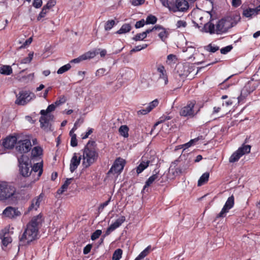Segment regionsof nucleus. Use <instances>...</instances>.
Instances as JSON below:
<instances>
[{"mask_svg": "<svg viewBox=\"0 0 260 260\" xmlns=\"http://www.w3.org/2000/svg\"><path fill=\"white\" fill-rule=\"evenodd\" d=\"M20 174L25 177L30 176L31 182H34L39 179L43 172V164L37 163L32 167L31 161L25 155L18 156Z\"/></svg>", "mask_w": 260, "mask_h": 260, "instance_id": "f257e3e1", "label": "nucleus"}, {"mask_svg": "<svg viewBox=\"0 0 260 260\" xmlns=\"http://www.w3.org/2000/svg\"><path fill=\"white\" fill-rule=\"evenodd\" d=\"M42 222V216L39 214L34 216L29 222L26 228L20 238L19 246L25 245L37 239L39 226Z\"/></svg>", "mask_w": 260, "mask_h": 260, "instance_id": "f03ea898", "label": "nucleus"}, {"mask_svg": "<svg viewBox=\"0 0 260 260\" xmlns=\"http://www.w3.org/2000/svg\"><path fill=\"white\" fill-rule=\"evenodd\" d=\"M95 142L89 141L85 147L83 153V165L87 168L96 160L98 154L94 148Z\"/></svg>", "mask_w": 260, "mask_h": 260, "instance_id": "7ed1b4c3", "label": "nucleus"}, {"mask_svg": "<svg viewBox=\"0 0 260 260\" xmlns=\"http://www.w3.org/2000/svg\"><path fill=\"white\" fill-rule=\"evenodd\" d=\"M16 145V149L17 152V156L23 155L22 153L28 152L31 147L30 139L28 137L21 138L18 137V140Z\"/></svg>", "mask_w": 260, "mask_h": 260, "instance_id": "20e7f679", "label": "nucleus"}, {"mask_svg": "<svg viewBox=\"0 0 260 260\" xmlns=\"http://www.w3.org/2000/svg\"><path fill=\"white\" fill-rule=\"evenodd\" d=\"M258 84L259 82L258 81L254 80L249 81L241 90L240 96L237 94L235 96L233 97V99H238L239 101L243 100L246 96L253 91L258 86Z\"/></svg>", "mask_w": 260, "mask_h": 260, "instance_id": "39448f33", "label": "nucleus"}, {"mask_svg": "<svg viewBox=\"0 0 260 260\" xmlns=\"http://www.w3.org/2000/svg\"><path fill=\"white\" fill-rule=\"evenodd\" d=\"M236 23L233 22L231 18L221 19L216 24V30L217 34H221L226 32L229 29L236 25Z\"/></svg>", "mask_w": 260, "mask_h": 260, "instance_id": "423d86ee", "label": "nucleus"}, {"mask_svg": "<svg viewBox=\"0 0 260 260\" xmlns=\"http://www.w3.org/2000/svg\"><path fill=\"white\" fill-rule=\"evenodd\" d=\"M17 96L15 104L19 105H24L35 98V94L29 91H21Z\"/></svg>", "mask_w": 260, "mask_h": 260, "instance_id": "0eeeda50", "label": "nucleus"}, {"mask_svg": "<svg viewBox=\"0 0 260 260\" xmlns=\"http://www.w3.org/2000/svg\"><path fill=\"white\" fill-rule=\"evenodd\" d=\"M15 188L11 185L7 184L0 185V200H6L14 195L15 192Z\"/></svg>", "mask_w": 260, "mask_h": 260, "instance_id": "6e6552de", "label": "nucleus"}, {"mask_svg": "<svg viewBox=\"0 0 260 260\" xmlns=\"http://www.w3.org/2000/svg\"><path fill=\"white\" fill-rule=\"evenodd\" d=\"M234 203L235 198L233 195H232L228 199L221 211L216 215V218L225 217L226 214L228 213L229 210L234 206Z\"/></svg>", "mask_w": 260, "mask_h": 260, "instance_id": "1a4fd4ad", "label": "nucleus"}, {"mask_svg": "<svg viewBox=\"0 0 260 260\" xmlns=\"http://www.w3.org/2000/svg\"><path fill=\"white\" fill-rule=\"evenodd\" d=\"M53 118L54 116L52 114L42 115L40 118L41 128L47 132L52 131L51 122L53 121Z\"/></svg>", "mask_w": 260, "mask_h": 260, "instance_id": "9d476101", "label": "nucleus"}, {"mask_svg": "<svg viewBox=\"0 0 260 260\" xmlns=\"http://www.w3.org/2000/svg\"><path fill=\"white\" fill-rule=\"evenodd\" d=\"M125 164V161L124 159L121 158L116 159L111 168L108 171V174L120 173L123 169Z\"/></svg>", "mask_w": 260, "mask_h": 260, "instance_id": "9b49d317", "label": "nucleus"}, {"mask_svg": "<svg viewBox=\"0 0 260 260\" xmlns=\"http://www.w3.org/2000/svg\"><path fill=\"white\" fill-rule=\"evenodd\" d=\"M168 5L169 4H168ZM167 7L174 12H176L177 11L184 12L188 9L189 5L186 0H176L175 7L171 8L169 5V7Z\"/></svg>", "mask_w": 260, "mask_h": 260, "instance_id": "f8f14e48", "label": "nucleus"}, {"mask_svg": "<svg viewBox=\"0 0 260 260\" xmlns=\"http://www.w3.org/2000/svg\"><path fill=\"white\" fill-rule=\"evenodd\" d=\"M125 220V217L121 216L112 223L106 230L104 237L109 235L112 232L119 227Z\"/></svg>", "mask_w": 260, "mask_h": 260, "instance_id": "ddd939ff", "label": "nucleus"}, {"mask_svg": "<svg viewBox=\"0 0 260 260\" xmlns=\"http://www.w3.org/2000/svg\"><path fill=\"white\" fill-rule=\"evenodd\" d=\"M194 106V103L193 102H190L181 109L180 112V115L183 116H193V108Z\"/></svg>", "mask_w": 260, "mask_h": 260, "instance_id": "4468645a", "label": "nucleus"}, {"mask_svg": "<svg viewBox=\"0 0 260 260\" xmlns=\"http://www.w3.org/2000/svg\"><path fill=\"white\" fill-rule=\"evenodd\" d=\"M18 137L11 136L5 139L3 142V146L5 149H10L14 147V144L16 145Z\"/></svg>", "mask_w": 260, "mask_h": 260, "instance_id": "2eb2a0df", "label": "nucleus"}, {"mask_svg": "<svg viewBox=\"0 0 260 260\" xmlns=\"http://www.w3.org/2000/svg\"><path fill=\"white\" fill-rule=\"evenodd\" d=\"M3 214L7 217L12 218L20 215V212L15 208L8 207L3 211Z\"/></svg>", "mask_w": 260, "mask_h": 260, "instance_id": "dca6fc26", "label": "nucleus"}, {"mask_svg": "<svg viewBox=\"0 0 260 260\" xmlns=\"http://www.w3.org/2000/svg\"><path fill=\"white\" fill-rule=\"evenodd\" d=\"M203 31L206 32H209L210 34L216 33L215 25L211 22V20L210 19L208 21L204 22Z\"/></svg>", "mask_w": 260, "mask_h": 260, "instance_id": "f3484780", "label": "nucleus"}, {"mask_svg": "<svg viewBox=\"0 0 260 260\" xmlns=\"http://www.w3.org/2000/svg\"><path fill=\"white\" fill-rule=\"evenodd\" d=\"M41 202V199L40 196L37 197L31 201V203L30 206L28 208L27 211L25 213V214H27L29 212L32 210H37V209L39 207L40 203Z\"/></svg>", "mask_w": 260, "mask_h": 260, "instance_id": "a211bd4d", "label": "nucleus"}, {"mask_svg": "<svg viewBox=\"0 0 260 260\" xmlns=\"http://www.w3.org/2000/svg\"><path fill=\"white\" fill-rule=\"evenodd\" d=\"M172 166H171L170 169V171L172 173V174L175 176H178L181 175L182 173H183L185 170L188 167V165L187 164H184L182 166H179L176 168L175 170L172 168Z\"/></svg>", "mask_w": 260, "mask_h": 260, "instance_id": "6ab92c4d", "label": "nucleus"}, {"mask_svg": "<svg viewBox=\"0 0 260 260\" xmlns=\"http://www.w3.org/2000/svg\"><path fill=\"white\" fill-rule=\"evenodd\" d=\"M80 160L81 156L78 157L76 153H75L71 161L70 171L71 172H73L77 169L80 164Z\"/></svg>", "mask_w": 260, "mask_h": 260, "instance_id": "aec40b11", "label": "nucleus"}, {"mask_svg": "<svg viewBox=\"0 0 260 260\" xmlns=\"http://www.w3.org/2000/svg\"><path fill=\"white\" fill-rule=\"evenodd\" d=\"M260 11V5L256 8L247 9L243 11V14L246 17H250L253 15H256Z\"/></svg>", "mask_w": 260, "mask_h": 260, "instance_id": "412c9836", "label": "nucleus"}, {"mask_svg": "<svg viewBox=\"0 0 260 260\" xmlns=\"http://www.w3.org/2000/svg\"><path fill=\"white\" fill-rule=\"evenodd\" d=\"M159 179V174L157 172L155 174L150 176L146 182L145 185L143 189L145 190L147 187L149 186L152 184L155 180Z\"/></svg>", "mask_w": 260, "mask_h": 260, "instance_id": "4be33fe9", "label": "nucleus"}, {"mask_svg": "<svg viewBox=\"0 0 260 260\" xmlns=\"http://www.w3.org/2000/svg\"><path fill=\"white\" fill-rule=\"evenodd\" d=\"M132 29V26L130 24H123L119 30H117L116 33L117 34H122L128 32Z\"/></svg>", "mask_w": 260, "mask_h": 260, "instance_id": "5701e85b", "label": "nucleus"}, {"mask_svg": "<svg viewBox=\"0 0 260 260\" xmlns=\"http://www.w3.org/2000/svg\"><path fill=\"white\" fill-rule=\"evenodd\" d=\"M251 146L249 145H243L241 147H240L237 151L240 153L241 156L244 154L249 153L250 152Z\"/></svg>", "mask_w": 260, "mask_h": 260, "instance_id": "b1692460", "label": "nucleus"}, {"mask_svg": "<svg viewBox=\"0 0 260 260\" xmlns=\"http://www.w3.org/2000/svg\"><path fill=\"white\" fill-rule=\"evenodd\" d=\"M150 161L143 160L137 168V173L139 174L145 169L149 165Z\"/></svg>", "mask_w": 260, "mask_h": 260, "instance_id": "393cba45", "label": "nucleus"}, {"mask_svg": "<svg viewBox=\"0 0 260 260\" xmlns=\"http://www.w3.org/2000/svg\"><path fill=\"white\" fill-rule=\"evenodd\" d=\"M12 73V69L10 66H3L0 68V73L9 75Z\"/></svg>", "mask_w": 260, "mask_h": 260, "instance_id": "a878e982", "label": "nucleus"}, {"mask_svg": "<svg viewBox=\"0 0 260 260\" xmlns=\"http://www.w3.org/2000/svg\"><path fill=\"white\" fill-rule=\"evenodd\" d=\"M211 15L210 13L208 12L205 13L202 16L199 18V24L201 25L204 24L205 21H208L209 19H211Z\"/></svg>", "mask_w": 260, "mask_h": 260, "instance_id": "bb28decb", "label": "nucleus"}, {"mask_svg": "<svg viewBox=\"0 0 260 260\" xmlns=\"http://www.w3.org/2000/svg\"><path fill=\"white\" fill-rule=\"evenodd\" d=\"M209 177V173L206 172V173H205L204 174H203L198 181V186H201L203 184L207 182L208 180Z\"/></svg>", "mask_w": 260, "mask_h": 260, "instance_id": "cd10ccee", "label": "nucleus"}, {"mask_svg": "<svg viewBox=\"0 0 260 260\" xmlns=\"http://www.w3.org/2000/svg\"><path fill=\"white\" fill-rule=\"evenodd\" d=\"M56 106H56L54 103L52 104L48 107L46 110H42L40 112V113L43 116L48 115L49 114V113L52 112L55 110Z\"/></svg>", "mask_w": 260, "mask_h": 260, "instance_id": "c85d7f7f", "label": "nucleus"}, {"mask_svg": "<svg viewBox=\"0 0 260 260\" xmlns=\"http://www.w3.org/2000/svg\"><path fill=\"white\" fill-rule=\"evenodd\" d=\"M158 82L160 84L165 85L168 82V77L166 75V72L162 74H159Z\"/></svg>", "mask_w": 260, "mask_h": 260, "instance_id": "c756f323", "label": "nucleus"}, {"mask_svg": "<svg viewBox=\"0 0 260 260\" xmlns=\"http://www.w3.org/2000/svg\"><path fill=\"white\" fill-rule=\"evenodd\" d=\"M128 128L125 125H121L119 128V132L120 135L125 138H127L128 136Z\"/></svg>", "mask_w": 260, "mask_h": 260, "instance_id": "7c9ffc66", "label": "nucleus"}, {"mask_svg": "<svg viewBox=\"0 0 260 260\" xmlns=\"http://www.w3.org/2000/svg\"><path fill=\"white\" fill-rule=\"evenodd\" d=\"M99 52L97 51H88L82 55L84 60H86L93 58Z\"/></svg>", "mask_w": 260, "mask_h": 260, "instance_id": "2f4dec72", "label": "nucleus"}, {"mask_svg": "<svg viewBox=\"0 0 260 260\" xmlns=\"http://www.w3.org/2000/svg\"><path fill=\"white\" fill-rule=\"evenodd\" d=\"M150 248L151 246H148L135 258V260H140L147 256L150 252Z\"/></svg>", "mask_w": 260, "mask_h": 260, "instance_id": "473e14b6", "label": "nucleus"}, {"mask_svg": "<svg viewBox=\"0 0 260 260\" xmlns=\"http://www.w3.org/2000/svg\"><path fill=\"white\" fill-rule=\"evenodd\" d=\"M42 154V149L40 147H35L31 151L32 157H37Z\"/></svg>", "mask_w": 260, "mask_h": 260, "instance_id": "72a5a7b5", "label": "nucleus"}, {"mask_svg": "<svg viewBox=\"0 0 260 260\" xmlns=\"http://www.w3.org/2000/svg\"><path fill=\"white\" fill-rule=\"evenodd\" d=\"M241 156H242L241 155L240 153L237 150L231 155L229 159V161L230 162H236L238 161Z\"/></svg>", "mask_w": 260, "mask_h": 260, "instance_id": "f704fd0d", "label": "nucleus"}, {"mask_svg": "<svg viewBox=\"0 0 260 260\" xmlns=\"http://www.w3.org/2000/svg\"><path fill=\"white\" fill-rule=\"evenodd\" d=\"M2 239L3 245L6 247L8 245V244L11 243L12 242V239L9 236L8 234H5L3 236V238H2Z\"/></svg>", "mask_w": 260, "mask_h": 260, "instance_id": "c9c22d12", "label": "nucleus"}, {"mask_svg": "<svg viewBox=\"0 0 260 260\" xmlns=\"http://www.w3.org/2000/svg\"><path fill=\"white\" fill-rule=\"evenodd\" d=\"M73 131H74V128H72V129L70 132V135L71 136V145L73 147H76L77 146L78 143L76 134L72 135V132Z\"/></svg>", "mask_w": 260, "mask_h": 260, "instance_id": "e433bc0d", "label": "nucleus"}, {"mask_svg": "<svg viewBox=\"0 0 260 260\" xmlns=\"http://www.w3.org/2000/svg\"><path fill=\"white\" fill-rule=\"evenodd\" d=\"M122 251L120 249H117L115 251L113 254L112 259L113 260H119L121 257Z\"/></svg>", "mask_w": 260, "mask_h": 260, "instance_id": "4c0bfd02", "label": "nucleus"}, {"mask_svg": "<svg viewBox=\"0 0 260 260\" xmlns=\"http://www.w3.org/2000/svg\"><path fill=\"white\" fill-rule=\"evenodd\" d=\"M115 22L113 20L107 21L105 24V30H110L115 25Z\"/></svg>", "mask_w": 260, "mask_h": 260, "instance_id": "58836bf2", "label": "nucleus"}, {"mask_svg": "<svg viewBox=\"0 0 260 260\" xmlns=\"http://www.w3.org/2000/svg\"><path fill=\"white\" fill-rule=\"evenodd\" d=\"M71 68V65L69 63H68L67 64H66L64 66L61 67V68H60L58 70L57 73L58 74H62V73H64L65 72L68 71Z\"/></svg>", "mask_w": 260, "mask_h": 260, "instance_id": "ea45409f", "label": "nucleus"}, {"mask_svg": "<svg viewBox=\"0 0 260 260\" xmlns=\"http://www.w3.org/2000/svg\"><path fill=\"white\" fill-rule=\"evenodd\" d=\"M157 21V18L153 15L148 16L146 20V24H154Z\"/></svg>", "mask_w": 260, "mask_h": 260, "instance_id": "a19ab883", "label": "nucleus"}, {"mask_svg": "<svg viewBox=\"0 0 260 260\" xmlns=\"http://www.w3.org/2000/svg\"><path fill=\"white\" fill-rule=\"evenodd\" d=\"M146 38V35L143 32L142 33L137 34L133 38V40L138 41L140 40H143Z\"/></svg>", "mask_w": 260, "mask_h": 260, "instance_id": "79ce46f5", "label": "nucleus"}, {"mask_svg": "<svg viewBox=\"0 0 260 260\" xmlns=\"http://www.w3.org/2000/svg\"><path fill=\"white\" fill-rule=\"evenodd\" d=\"M33 55V52L29 53L28 54V56L22 59L20 63L24 64L29 63L32 59Z\"/></svg>", "mask_w": 260, "mask_h": 260, "instance_id": "37998d69", "label": "nucleus"}, {"mask_svg": "<svg viewBox=\"0 0 260 260\" xmlns=\"http://www.w3.org/2000/svg\"><path fill=\"white\" fill-rule=\"evenodd\" d=\"M158 35L162 41H164L167 38L168 32L166 29L164 28V29H162V30L159 31Z\"/></svg>", "mask_w": 260, "mask_h": 260, "instance_id": "c03bdc74", "label": "nucleus"}, {"mask_svg": "<svg viewBox=\"0 0 260 260\" xmlns=\"http://www.w3.org/2000/svg\"><path fill=\"white\" fill-rule=\"evenodd\" d=\"M148 45L146 44H143L142 45H139L135 47L133 49L131 50V52H134L140 51L143 49L146 48L147 47Z\"/></svg>", "mask_w": 260, "mask_h": 260, "instance_id": "a18cd8bd", "label": "nucleus"}, {"mask_svg": "<svg viewBox=\"0 0 260 260\" xmlns=\"http://www.w3.org/2000/svg\"><path fill=\"white\" fill-rule=\"evenodd\" d=\"M158 104V101L157 99H155L149 104V106L147 108L149 111L150 112L154 107L157 106Z\"/></svg>", "mask_w": 260, "mask_h": 260, "instance_id": "49530a36", "label": "nucleus"}, {"mask_svg": "<svg viewBox=\"0 0 260 260\" xmlns=\"http://www.w3.org/2000/svg\"><path fill=\"white\" fill-rule=\"evenodd\" d=\"M67 101L66 98L64 95H62L60 97H59V100H57L54 104L56 106H58L60 105H61L63 103H64Z\"/></svg>", "mask_w": 260, "mask_h": 260, "instance_id": "de8ad7c7", "label": "nucleus"}, {"mask_svg": "<svg viewBox=\"0 0 260 260\" xmlns=\"http://www.w3.org/2000/svg\"><path fill=\"white\" fill-rule=\"evenodd\" d=\"M102 231L100 230H96L91 235V239L92 240H95L98 239L99 236L102 234Z\"/></svg>", "mask_w": 260, "mask_h": 260, "instance_id": "09e8293b", "label": "nucleus"}, {"mask_svg": "<svg viewBox=\"0 0 260 260\" xmlns=\"http://www.w3.org/2000/svg\"><path fill=\"white\" fill-rule=\"evenodd\" d=\"M56 4L55 0H50L48 2L47 4L44 6L45 9L48 10L53 7Z\"/></svg>", "mask_w": 260, "mask_h": 260, "instance_id": "8fccbe9b", "label": "nucleus"}, {"mask_svg": "<svg viewBox=\"0 0 260 260\" xmlns=\"http://www.w3.org/2000/svg\"><path fill=\"white\" fill-rule=\"evenodd\" d=\"M237 94H238V95L240 96V95H239V90H237L236 91H235L234 92L230 93V94H229V96L230 97V99L233 100V101H236L237 100H238V103H240V102L241 101H242V100H240V101H239L238 99H234L233 98V97L235 96Z\"/></svg>", "mask_w": 260, "mask_h": 260, "instance_id": "3c124183", "label": "nucleus"}, {"mask_svg": "<svg viewBox=\"0 0 260 260\" xmlns=\"http://www.w3.org/2000/svg\"><path fill=\"white\" fill-rule=\"evenodd\" d=\"M233 48L232 46H228L225 47H224L220 50V52L222 54H225L228 52H230L232 49Z\"/></svg>", "mask_w": 260, "mask_h": 260, "instance_id": "603ef678", "label": "nucleus"}, {"mask_svg": "<svg viewBox=\"0 0 260 260\" xmlns=\"http://www.w3.org/2000/svg\"><path fill=\"white\" fill-rule=\"evenodd\" d=\"M108 72L105 69H100L97 70L96 72V76H102L107 74Z\"/></svg>", "mask_w": 260, "mask_h": 260, "instance_id": "864d4df0", "label": "nucleus"}, {"mask_svg": "<svg viewBox=\"0 0 260 260\" xmlns=\"http://www.w3.org/2000/svg\"><path fill=\"white\" fill-rule=\"evenodd\" d=\"M198 140V138L192 139L189 142L185 144L183 146L184 147H185V148H188L190 147L192 145H193L195 142H197Z\"/></svg>", "mask_w": 260, "mask_h": 260, "instance_id": "5fc2aeb1", "label": "nucleus"}, {"mask_svg": "<svg viewBox=\"0 0 260 260\" xmlns=\"http://www.w3.org/2000/svg\"><path fill=\"white\" fill-rule=\"evenodd\" d=\"M146 23L144 19H142L140 21H138L135 24V27L137 28H140L143 27L145 24Z\"/></svg>", "mask_w": 260, "mask_h": 260, "instance_id": "6e6d98bb", "label": "nucleus"}, {"mask_svg": "<svg viewBox=\"0 0 260 260\" xmlns=\"http://www.w3.org/2000/svg\"><path fill=\"white\" fill-rule=\"evenodd\" d=\"M47 13V10L45 9V8L43 7V8L42 10V11L41 12V13H40V14L39 15V16L37 18V19L38 20H39L41 18H43V17H45V16Z\"/></svg>", "mask_w": 260, "mask_h": 260, "instance_id": "4d7b16f0", "label": "nucleus"}, {"mask_svg": "<svg viewBox=\"0 0 260 260\" xmlns=\"http://www.w3.org/2000/svg\"><path fill=\"white\" fill-rule=\"evenodd\" d=\"M73 178L67 179V180L64 183V184L61 186L62 187V188L67 190L69 185L71 183V181L73 180Z\"/></svg>", "mask_w": 260, "mask_h": 260, "instance_id": "13d9d810", "label": "nucleus"}, {"mask_svg": "<svg viewBox=\"0 0 260 260\" xmlns=\"http://www.w3.org/2000/svg\"><path fill=\"white\" fill-rule=\"evenodd\" d=\"M32 41V37L29 38V39H28L27 40H26L25 41V42L23 44V45L22 46H21L20 47V48H25L26 46H28L31 43Z\"/></svg>", "mask_w": 260, "mask_h": 260, "instance_id": "bf43d9fd", "label": "nucleus"}, {"mask_svg": "<svg viewBox=\"0 0 260 260\" xmlns=\"http://www.w3.org/2000/svg\"><path fill=\"white\" fill-rule=\"evenodd\" d=\"M42 5V0H35L33 3V6L36 8H39L41 7Z\"/></svg>", "mask_w": 260, "mask_h": 260, "instance_id": "052dcab7", "label": "nucleus"}, {"mask_svg": "<svg viewBox=\"0 0 260 260\" xmlns=\"http://www.w3.org/2000/svg\"><path fill=\"white\" fill-rule=\"evenodd\" d=\"M170 119V117H167L165 119H161V120H160V121H158L157 122H156V123L154 124V125L153 126V128L152 129V130H151V135H152L153 132V131H154V129L155 128V127H156V126L157 125H158L159 123H162V122H164V121H165V120L166 119Z\"/></svg>", "mask_w": 260, "mask_h": 260, "instance_id": "680f3d73", "label": "nucleus"}, {"mask_svg": "<svg viewBox=\"0 0 260 260\" xmlns=\"http://www.w3.org/2000/svg\"><path fill=\"white\" fill-rule=\"evenodd\" d=\"M144 3V0H133L132 2V5L134 6H138L143 4Z\"/></svg>", "mask_w": 260, "mask_h": 260, "instance_id": "e2e57ef3", "label": "nucleus"}, {"mask_svg": "<svg viewBox=\"0 0 260 260\" xmlns=\"http://www.w3.org/2000/svg\"><path fill=\"white\" fill-rule=\"evenodd\" d=\"M91 247H92V246L90 244H88V245H86L83 249L84 254H86L90 252Z\"/></svg>", "mask_w": 260, "mask_h": 260, "instance_id": "0e129e2a", "label": "nucleus"}, {"mask_svg": "<svg viewBox=\"0 0 260 260\" xmlns=\"http://www.w3.org/2000/svg\"><path fill=\"white\" fill-rule=\"evenodd\" d=\"M208 48H210L209 51L211 52H215L219 49L218 47H213L211 44L207 46Z\"/></svg>", "mask_w": 260, "mask_h": 260, "instance_id": "69168bd1", "label": "nucleus"}, {"mask_svg": "<svg viewBox=\"0 0 260 260\" xmlns=\"http://www.w3.org/2000/svg\"><path fill=\"white\" fill-rule=\"evenodd\" d=\"M149 112V110L147 109V108H146V109H142L138 111L137 113L138 115H145Z\"/></svg>", "mask_w": 260, "mask_h": 260, "instance_id": "338daca9", "label": "nucleus"}, {"mask_svg": "<svg viewBox=\"0 0 260 260\" xmlns=\"http://www.w3.org/2000/svg\"><path fill=\"white\" fill-rule=\"evenodd\" d=\"M177 25L178 27H180L181 26L185 27L186 25V23L185 21L179 20L177 22Z\"/></svg>", "mask_w": 260, "mask_h": 260, "instance_id": "774afa93", "label": "nucleus"}]
</instances>
